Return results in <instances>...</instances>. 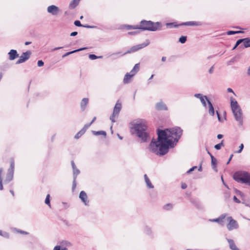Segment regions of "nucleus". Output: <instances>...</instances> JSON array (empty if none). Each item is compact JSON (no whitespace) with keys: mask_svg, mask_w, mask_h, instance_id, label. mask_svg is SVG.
Masks as SVG:
<instances>
[{"mask_svg":"<svg viewBox=\"0 0 250 250\" xmlns=\"http://www.w3.org/2000/svg\"><path fill=\"white\" fill-rule=\"evenodd\" d=\"M182 133L183 130L178 126L165 130L158 129L157 141L152 139L149 144L150 149L157 155H165L169 148H173L176 145Z\"/></svg>","mask_w":250,"mask_h":250,"instance_id":"obj_1","label":"nucleus"},{"mask_svg":"<svg viewBox=\"0 0 250 250\" xmlns=\"http://www.w3.org/2000/svg\"><path fill=\"white\" fill-rule=\"evenodd\" d=\"M131 129L132 133L141 139L142 142H146L147 141L149 136L147 131V126L145 123L141 122L133 123Z\"/></svg>","mask_w":250,"mask_h":250,"instance_id":"obj_2","label":"nucleus"},{"mask_svg":"<svg viewBox=\"0 0 250 250\" xmlns=\"http://www.w3.org/2000/svg\"><path fill=\"white\" fill-rule=\"evenodd\" d=\"M230 106L235 120L238 122L239 125H243V118L242 111L236 100L232 97L230 98Z\"/></svg>","mask_w":250,"mask_h":250,"instance_id":"obj_3","label":"nucleus"},{"mask_svg":"<svg viewBox=\"0 0 250 250\" xmlns=\"http://www.w3.org/2000/svg\"><path fill=\"white\" fill-rule=\"evenodd\" d=\"M162 26L160 22H153L151 21L142 20L139 26V29L142 31H156Z\"/></svg>","mask_w":250,"mask_h":250,"instance_id":"obj_4","label":"nucleus"},{"mask_svg":"<svg viewBox=\"0 0 250 250\" xmlns=\"http://www.w3.org/2000/svg\"><path fill=\"white\" fill-rule=\"evenodd\" d=\"M250 174L245 171H237L233 175V179L238 183L247 184Z\"/></svg>","mask_w":250,"mask_h":250,"instance_id":"obj_5","label":"nucleus"},{"mask_svg":"<svg viewBox=\"0 0 250 250\" xmlns=\"http://www.w3.org/2000/svg\"><path fill=\"white\" fill-rule=\"evenodd\" d=\"M15 168V161L14 158L10 159V165L8 169L7 173L6 176L5 182L9 183L12 180L14 176V172Z\"/></svg>","mask_w":250,"mask_h":250,"instance_id":"obj_6","label":"nucleus"},{"mask_svg":"<svg viewBox=\"0 0 250 250\" xmlns=\"http://www.w3.org/2000/svg\"><path fill=\"white\" fill-rule=\"evenodd\" d=\"M121 104L117 102L114 107L113 113L110 117V120L112 123H115L116 122V118H118L119 113L121 110Z\"/></svg>","mask_w":250,"mask_h":250,"instance_id":"obj_7","label":"nucleus"},{"mask_svg":"<svg viewBox=\"0 0 250 250\" xmlns=\"http://www.w3.org/2000/svg\"><path fill=\"white\" fill-rule=\"evenodd\" d=\"M31 53L30 51L23 52L20 57L19 59L16 62V64H18L26 62L30 57Z\"/></svg>","mask_w":250,"mask_h":250,"instance_id":"obj_8","label":"nucleus"},{"mask_svg":"<svg viewBox=\"0 0 250 250\" xmlns=\"http://www.w3.org/2000/svg\"><path fill=\"white\" fill-rule=\"evenodd\" d=\"M229 223L227 224V227L229 230H231L234 229H237L239 227L237 222L234 220L231 217H229L227 218Z\"/></svg>","mask_w":250,"mask_h":250,"instance_id":"obj_9","label":"nucleus"},{"mask_svg":"<svg viewBox=\"0 0 250 250\" xmlns=\"http://www.w3.org/2000/svg\"><path fill=\"white\" fill-rule=\"evenodd\" d=\"M47 12L53 16H56L60 12V9L56 5H52L49 6L47 9Z\"/></svg>","mask_w":250,"mask_h":250,"instance_id":"obj_10","label":"nucleus"},{"mask_svg":"<svg viewBox=\"0 0 250 250\" xmlns=\"http://www.w3.org/2000/svg\"><path fill=\"white\" fill-rule=\"evenodd\" d=\"M80 171L77 167L73 169V181L72 187V189L73 191H74L76 188L77 185L76 179L77 176L80 174Z\"/></svg>","mask_w":250,"mask_h":250,"instance_id":"obj_11","label":"nucleus"},{"mask_svg":"<svg viewBox=\"0 0 250 250\" xmlns=\"http://www.w3.org/2000/svg\"><path fill=\"white\" fill-rule=\"evenodd\" d=\"M203 25V23L201 21H190L185 22H182L179 24V25H185V26H200Z\"/></svg>","mask_w":250,"mask_h":250,"instance_id":"obj_12","label":"nucleus"},{"mask_svg":"<svg viewBox=\"0 0 250 250\" xmlns=\"http://www.w3.org/2000/svg\"><path fill=\"white\" fill-rule=\"evenodd\" d=\"M79 198L83 201V202L84 204L85 205H87L88 203V201L87 200V196L86 193L84 191H81L80 193Z\"/></svg>","mask_w":250,"mask_h":250,"instance_id":"obj_13","label":"nucleus"},{"mask_svg":"<svg viewBox=\"0 0 250 250\" xmlns=\"http://www.w3.org/2000/svg\"><path fill=\"white\" fill-rule=\"evenodd\" d=\"M205 97L208 105V113L211 116H214L215 111L213 105L211 102L208 100L207 96H205Z\"/></svg>","mask_w":250,"mask_h":250,"instance_id":"obj_14","label":"nucleus"},{"mask_svg":"<svg viewBox=\"0 0 250 250\" xmlns=\"http://www.w3.org/2000/svg\"><path fill=\"white\" fill-rule=\"evenodd\" d=\"M9 59L11 61L15 60L19 57V54L16 50L11 49L8 53Z\"/></svg>","mask_w":250,"mask_h":250,"instance_id":"obj_15","label":"nucleus"},{"mask_svg":"<svg viewBox=\"0 0 250 250\" xmlns=\"http://www.w3.org/2000/svg\"><path fill=\"white\" fill-rule=\"evenodd\" d=\"M155 107H156V108L158 110H167V108L166 104L162 101H161L159 103H157L156 104Z\"/></svg>","mask_w":250,"mask_h":250,"instance_id":"obj_16","label":"nucleus"},{"mask_svg":"<svg viewBox=\"0 0 250 250\" xmlns=\"http://www.w3.org/2000/svg\"><path fill=\"white\" fill-rule=\"evenodd\" d=\"M229 245V248L231 250H240L236 246L233 240L229 238H226Z\"/></svg>","mask_w":250,"mask_h":250,"instance_id":"obj_17","label":"nucleus"},{"mask_svg":"<svg viewBox=\"0 0 250 250\" xmlns=\"http://www.w3.org/2000/svg\"><path fill=\"white\" fill-rule=\"evenodd\" d=\"M227 216V214L224 213L221 214L218 218L216 219H210L209 221L212 222H217L219 223H221L223 222V220Z\"/></svg>","mask_w":250,"mask_h":250,"instance_id":"obj_18","label":"nucleus"},{"mask_svg":"<svg viewBox=\"0 0 250 250\" xmlns=\"http://www.w3.org/2000/svg\"><path fill=\"white\" fill-rule=\"evenodd\" d=\"M194 97L198 98L200 100L201 102L202 103V104L206 107L207 105L206 102L205 101L206 98L205 97V96H203L202 94L200 93H197L194 94Z\"/></svg>","mask_w":250,"mask_h":250,"instance_id":"obj_19","label":"nucleus"},{"mask_svg":"<svg viewBox=\"0 0 250 250\" xmlns=\"http://www.w3.org/2000/svg\"><path fill=\"white\" fill-rule=\"evenodd\" d=\"M134 73H130V72L129 73H127L125 75L124 78V83H128L130 82V79L134 76Z\"/></svg>","mask_w":250,"mask_h":250,"instance_id":"obj_20","label":"nucleus"},{"mask_svg":"<svg viewBox=\"0 0 250 250\" xmlns=\"http://www.w3.org/2000/svg\"><path fill=\"white\" fill-rule=\"evenodd\" d=\"M138 50H139V49H138L137 46L135 45V46H132L130 48V50H128V51H126V52L124 53H122V52H119L118 53H116V54H121V56H124V55H125L126 54L130 53L131 52H135V51H137Z\"/></svg>","mask_w":250,"mask_h":250,"instance_id":"obj_21","label":"nucleus"},{"mask_svg":"<svg viewBox=\"0 0 250 250\" xmlns=\"http://www.w3.org/2000/svg\"><path fill=\"white\" fill-rule=\"evenodd\" d=\"M88 98H83L82 100L81 103V107L82 110V111H84L85 109V107L88 104Z\"/></svg>","mask_w":250,"mask_h":250,"instance_id":"obj_22","label":"nucleus"},{"mask_svg":"<svg viewBox=\"0 0 250 250\" xmlns=\"http://www.w3.org/2000/svg\"><path fill=\"white\" fill-rule=\"evenodd\" d=\"M87 49V48L86 47H83V48H80L79 49H76V50H74L73 51H70V52H68L67 53H66L65 54H64V55H63L62 56V58H63L71 54H73V53H74L75 52H79V51H82V50H85Z\"/></svg>","mask_w":250,"mask_h":250,"instance_id":"obj_23","label":"nucleus"},{"mask_svg":"<svg viewBox=\"0 0 250 250\" xmlns=\"http://www.w3.org/2000/svg\"><path fill=\"white\" fill-rule=\"evenodd\" d=\"M144 178L147 188H154V186L151 184L150 180L149 179L146 174L144 175Z\"/></svg>","mask_w":250,"mask_h":250,"instance_id":"obj_24","label":"nucleus"},{"mask_svg":"<svg viewBox=\"0 0 250 250\" xmlns=\"http://www.w3.org/2000/svg\"><path fill=\"white\" fill-rule=\"evenodd\" d=\"M80 0H72L69 4V8H75L79 3Z\"/></svg>","mask_w":250,"mask_h":250,"instance_id":"obj_25","label":"nucleus"},{"mask_svg":"<svg viewBox=\"0 0 250 250\" xmlns=\"http://www.w3.org/2000/svg\"><path fill=\"white\" fill-rule=\"evenodd\" d=\"M149 43H150V42H149V40H147L145 42H144L141 44L136 45V46H137L138 49L139 50L140 49L143 48L147 46L149 44Z\"/></svg>","mask_w":250,"mask_h":250,"instance_id":"obj_26","label":"nucleus"},{"mask_svg":"<svg viewBox=\"0 0 250 250\" xmlns=\"http://www.w3.org/2000/svg\"><path fill=\"white\" fill-rule=\"evenodd\" d=\"M243 45L245 48L250 47V38H244Z\"/></svg>","mask_w":250,"mask_h":250,"instance_id":"obj_27","label":"nucleus"},{"mask_svg":"<svg viewBox=\"0 0 250 250\" xmlns=\"http://www.w3.org/2000/svg\"><path fill=\"white\" fill-rule=\"evenodd\" d=\"M191 202L198 208H201V204L198 200L194 199H192L190 200Z\"/></svg>","mask_w":250,"mask_h":250,"instance_id":"obj_28","label":"nucleus"},{"mask_svg":"<svg viewBox=\"0 0 250 250\" xmlns=\"http://www.w3.org/2000/svg\"><path fill=\"white\" fill-rule=\"evenodd\" d=\"M139 69H140V64L136 63L135 64L133 69L131 70L130 73H134V75H135L137 73V72L139 71Z\"/></svg>","mask_w":250,"mask_h":250,"instance_id":"obj_29","label":"nucleus"},{"mask_svg":"<svg viewBox=\"0 0 250 250\" xmlns=\"http://www.w3.org/2000/svg\"><path fill=\"white\" fill-rule=\"evenodd\" d=\"M92 133L94 135H104L105 137H106V133L105 131H92Z\"/></svg>","mask_w":250,"mask_h":250,"instance_id":"obj_30","label":"nucleus"},{"mask_svg":"<svg viewBox=\"0 0 250 250\" xmlns=\"http://www.w3.org/2000/svg\"><path fill=\"white\" fill-rule=\"evenodd\" d=\"M244 32L242 31H229L227 32L228 35H234L236 34L243 33Z\"/></svg>","mask_w":250,"mask_h":250,"instance_id":"obj_31","label":"nucleus"},{"mask_svg":"<svg viewBox=\"0 0 250 250\" xmlns=\"http://www.w3.org/2000/svg\"><path fill=\"white\" fill-rule=\"evenodd\" d=\"M224 140H222L220 143H219L214 146V148L217 150H219L221 149L222 146H224L223 144Z\"/></svg>","mask_w":250,"mask_h":250,"instance_id":"obj_32","label":"nucleus"},{"mask_svg":"<svg viewBox=\"0 0 250 250\" xmlns=\"http://www.w3.org/2000/svg\"><path fill=\"white\" fill-rule=\"evenodd\" d=\"M211 164L213 166V168H214L216 167V166L217 165V160L213 156H211Z\"/></svg>","mask_w":250,"mask_h":250,"instance_id":"obj_33","label":"nucleus"},{"mask_svg":"<svg viewBox=\"0 0 250 250\" xmlns=\"http://www.w3.org/2000/svg\"><path fill=\"white\" fill-rule=\"evenodd\" d=\"M45 203L49 207H51L50 195L47 194L45 199Z\"/></svg>","mask_w":250,"mask_h":250,"instance_id":"obj_34","label":"nucleus"},{"mask_svg":"<svg viewBox=\"0 0 250 250\" xmlns=\"http://www.w3.org/2000/svg\"><path fill=\"white\" fill-rule=\"evenodd\" d=\"M103 56H97L95 54H90L89 55V58L91 60H94L98 58H102Z\"/></svg>","mask_w":250,"mask_h":250,"instance_id":"obj_35","label":"nucleus"},{"mask_svg":"<svg viewBox=\"0 0 250 250\" xmlns=\"http://www.w3.org/2000/svg\"><path fill=\"white\" fill-rule=\"evenodd\" d=\"M187 40V36H182L179 39V42L181 43H184L186 42Z\"/></svg>","mask_w":250,"mask_h":250,"instance_id":"obj_36","label":"nucleus"},{"mask_svg":"<svg viewBox=\"0 0 250 250\" xmlns=\"http://www.w3.org/2000/svg\"><path fill=\"white\" fill-rule=\"evenodd\" d=\"M84 133L83 132V130H81L79 131L75 136L74 138L76 139L80 138Z\"/></svg>","mask_w":250,"mask_h":250,"instance_id":"obj_37","label":"nucleus"},{"mask_svg":"<svg viewBox=\"0 0 250 250\" xmlns=\"http://www.w3.org/2000/svg\"><path fill=\"white\" fill-rule=\"evenodd\" d=\"M172 207L173 206H172V204L168 203V204L165 205L163 207V208L164 209L168 210L171 209L172 208Z\"/></svg>","mask_w":250,"mask_h":250,"instance_id":"obj_38","label":"nucleus"},{"mask_svg":"<svg viewBox=\"0 0 250 250\" xmlns=\"http://www.w3.org/2000/svg\"><path fill=\"white\" fill-rule=\"evenodd\" d=\"M126 27L127 30L139 29L138 25L133 26V25H126Z\"/></svg>","mask_w":250,"mask_h":250,"instance_id":"obj_39","label":"nucleus"},{"mask_svg":"<svg viewBox=\"0 0 250 250\" xmlns=\"http://www.w3.org/2000/svg\"><path fill=\"white\" fill-rule=\"evenodd\" d=\"M144 231L148 235L151 234L152 233L150 228L147 226L145 227Z\"/></svg>","mask_w":250,"mask_h":250,"instance_id":"obj_40","label":"nucleus"},{"mask_svg":"<svg viewBox=\"0 0 250 250\" xmlns=\"http://www.w3.org/2000/svg\"><path fill=\"white\" fill-rule=\"evenodd\" d=\"M60 244L61 245H62V246H67L68 245V244H70L69 242H68V241H65V240H62V241H60L59 242Z\"/></svg>","mask_w":250,"mask_h":250,"instance_id":"obj_41","label":"nucleus"},{"mask_svg":"<svg viewBox=\"0 0 250 250\" xmlns=\"http://www.w3.org/2000/svg\"><path fill=\"white\" fill-rule=\"evenodd\" d=\"M91 124L90 123H88V124H85L84 126L83 127V128L81 129L82 130H83V132L84 133L85 132L86 130H87V129L91 125Z\"/></svg>","mask_w":250,"mask_h":250,"instance_id":"obj_42","label":"nucleus"},{"mask_svg":"<svg viewBox=\"0 0 250 250\" xmlns=\"http://www.w3.org/2000/svg\"><path fill=\"white\" fill-rule=\"evenodd\" d=\"M74 25L78 27H83V25L81 24L80 21L77 20L74 21Z\"/></svg>","mask_w":250,"mask_h":250,"instance_id":"obj_43","label":"nucleus"},{"mask_svg":"<svg viewBox=\"0 0 250 250\" xmlns=\"http://www.w3.org/2000/svg\"><path fill=\"white\" fill-rule=\"evenodd\" d=\"M53 250H67L66 248H63L62 249H61V246L57 245L54 247Z\"/></svg>","mask_w":250,"mask_h":250,"instance_id":"obj_44","label":"nucleus"},{"mask_svg":"<svg viewBox=\"0 0 250 250\" xmlns=\"http://www.w3.org/2000/svg\"><path fill=\"white\" fill-rule=\"evenodd\" d=\"M244 148V145L243 144H241L239 146V149L237 151V153H240L242 152Z\"/></svg>","mask_w":250,"mask_h":250,"instance_id":"obj_45","label":"nucleus"},{"mask_svg":"<svg viewBox=\"0 0 250 250\" xmlns=\"http://www.w3.org/2000/svg\"><path fill=\"white\" fill-rule=\"evenodd\" d=\"M244 42V39H241L237 41L236 44V46H238L241 43H243Z\"/></svg>","mask_w":250,"mask_h":250,"instance_id":"obj_46","label":"nucleus"},{"mask_svg":"<svg viewBox=\"0 0 250 250\" xmlns=\"http://www.w3.org/2000/svg\"><path fill=\"white\" fill-rule=\"evenodd\" d=\"M244 42V39H241L237 41L236 44V46H238L241 43H243Z\"/></svg>","mask_w":250,"mask_h":250,"instance_id":"obj_47","label":"nucleus"},{"mask_svg":"<svg viewBox=\"0 0 250 250\" xmlns=\"http://www.w3.org/2000/svg\"><path fill=\"white\" fill-rule=\"evenodd\" d=\"M37 64L39 67H41L43 65L44 62L42 60H39L38 61Z\"/></svg>","mask_w":250,"mask_h":250,"instance_id":"obj_48","label":"nucleus"},{"mask_svg":"<svg viewBox=\"0 0 250 250\" xmlns=\"http://www.w3.org/2000/svg\"><path fill=\"white\" fill-rule=\"evenodd\" d=\"M197 168V167L194 166V167H192L191 168H190L188 171H187V173H190L191 172L193 171L194 169H195Z\"/></svg>","mask_w":250,"mask_h":250,"instance_id":"obj_49","label":"nucleus"},{"mask_svg":"<svg viewBox=\"0 0 250 250\" xmlns=\"http://www.w3.org/2000/svg\"><path fill=\"white\" fill-rule=\"evenodd\" d=\"M83 27L86 28H95L96 27L95 26H91L89 25H83Z\"/></svg>","mask_w":250,"mask_h":250,"instance_id":"obj_50","label":"nucleus"},{"mask_svg":"<svg viewBox=\"0 0 250 250\" xmlns=\"http://www.w3.org/2000/svg\"><path fill=\"white\" fill-rule=\"evenodd\" d=\"M167 26H173H173H174V27H178L179 26H180L179 25L174 24V23H172V22L167 23Z\"/></svg>","mask_w":250,"mask_h":250,"instance_id":"obj_51","label":"nucleus"},{"mask_svg":"<svg viewBox=\"0 0 250 250\" xmlns=\"http://www.w3.org/2000/svg\"><path fill=\"white\" fill-rule=\"evenodd\" d=\"M233 199L234 201L237 203H239L240 202V201L239 199H238L236 196H234Z\"/></svg>","mask_w":250,"mask_h":250,"instance_id":"obj_52","label":"nucleus"},{"mask_svg":"<svg viewBox=\"0 0 250 250\" xmlns=\"http://www.w3.org/2000/svg\"><path fill=\"white\" fill-rule=\"evenodd\" d=\"M187 188V185L185 183H182L181 188L183 189H186Z\"/></svg>","mask_w":250,"mask_h":250,"instance_id":"obj_53","label":"nucleus"},{"mask_svg":"<svg viewBox=\"0 0 250 250\" xmlns=\"http://www.w3.org/2000/svg\"><path fill=\"white\" fill-rule=\"evenodd\" d=\"M17 231L18 232H20L21 234H28V233L27 232L21 230H17Z\"/></svg>","mask_w":250,"mask_h":250,"instance_id":"obj_54","label":"nucleus"},{"mask_svg":"<svg viewBox=\"0 0 250 250\" xmlns=\"http://www.w3.org/2000/svg\"><path fill=\"white\" fill-rule=\"evenodd\" d=\"M71 166L72 167V169H74V168H76V165L74 163V162L73 161H71Z\"/></svg>","mask_w":250,"mask_h":250,"instance_id":"obj_55","label":"nucleus"},{"mask_svg":"<svg viewBox=\"0 0 250 250\" xmlns=\"http://www.w3.org/2000/svg\"><path fill=\"white\" fill-rule=\"evenodd\" d=\"M227 91H228V92L232 93L234 95H235V93L234 92V91H233V90H232L231 88H228L227 89Z\"/></svg>","mask_w":250,"mask_h":250,"instance_id":"obj_56","label":"nucleus"},{"mask_svg":"<svg viewBox=\"0 0 250 250\" xmlns=\"http://www.w3.org/2000/svg\"><path fill=\"white\" fill-rule=\"evenodd\" d=\"M216 114L217 115V117H218V119L219 121L220 122H222V120H221V117H220V115L219 113V112H218V111H216Z\"/></svg>","mask_w":250,"mask_h":250,"instance_id":"obj_57","label":"nucleus"},{"mask_svg":"<svg viewBox=\"0 0 250 250\" xmlns=\"http://www.w3.org/2000/svg\"><path fill=\"white\" fill-rule=\"evenodd\" d=\"M77 34H78V32H76V31H74V32H72V33L70 34V36H76Z\"/></svg>","mask_w":250,"mask_h":250,"instance_id":"obj_58","label":"nucleus"},{"mask_svg":"<svg viewBox=\"0 0 250 250\" xmlns=\"http://www.w3.org/2000/svg\"><path fill=\"white\" fill-rule=\"evenodd\" d=\"M3 189L2 180H0V190H2Z\"/></svg>","mask_w":250,"mask_h":250,"instance_id":"obj_59","label":"nucleus"},{"mask_svg":"<svg viewBox=\"0 0 250 250\" xmlns=\"http://www.w3.org/2000/svg\"><path fill=\"white\" fill-rule=\"evenodd\" d=\"M213 68H214L213 66H211V67L210 68V69H209V70H208V72H209V73H210V74L212 73V72H213Z\"/></svg>","mask_w":250,"mask_h":250,"instance_id":"obj_60","label":"nucleus"},{"mask_svg":"<svg viewBox=\"0 0 250 250\" xmlns=\"http://www.w3.org/2000/svg\"><path fill=\"white\" fill-rule=\"evenodd\" d=\"M3 171V169L2 168H0V180H2V176H1V174H2V172Z\"/></svg>","mask_w":250,"mask_h":250,"instance_id":"obj_61","label":"nucleus"},{"mask_svg":"<svg viewBox=\"0 0 250 250\" xmlns=\"http://www.w3.org/2000/svg\"><path fill=\"white\" fill-rule=\"evenodd\" d=\"M233 156V154H231V155L230 156V157H229V160H228V162H227V165H228V164H229V162H230V161H231V159H232V158Z\"/></svg>","mask_w":250,"mask_h":250,"instance_id":"obj_62","label":"nucleus"},{"mask_svg":"<svg viewBox=\"0 0 250 250\" xmlns=\"http://www.w3.org/2000/svg\"><path fill=\"white\" fill-rule=\"evenodd\" d=\"M63 47H55L52 50L53 51H55V50H59V49H62V48Z\"/></svg>","mask_w":250,"mask_h":250,"instance_id":"obj_63","label":"nucleus"},{"mask_svg":"<svg viewBox=\"0 0 250 250\" xmlns=\"http://www.w3.org/2000/svg\"><path fill=\"white\" fill-rule=\"evenodd\" d=\"M223 135H222V134H218V135H217V138H218V139H222V138H223Z\"/></svg>","mask_w":250,"mask_h":250,"instance_id":"obj_64","label":"nucleus"}]
</instances>
